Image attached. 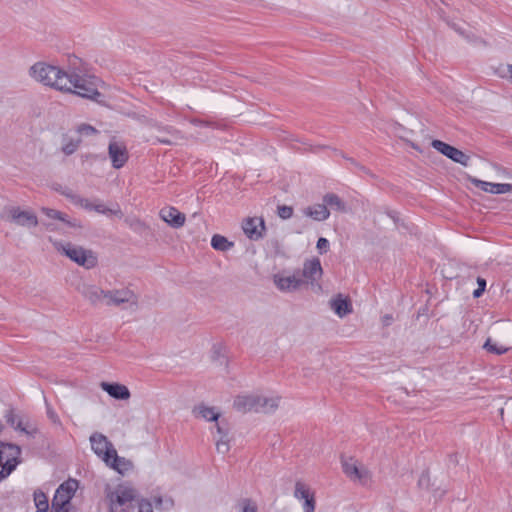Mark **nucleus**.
<instances>
[{"instance_id":"1","label":"nucleus","mask_w":512,"mask_h":512,"mask_svg":"<svg viewBox=\"0 0 512 512\" xmlns=\"http://www.w3.org/2000/svg\"><path fill=\"white\" fill-rule=\"evenodd\" d=\"M106 498L109 502L110 512H153L152 504L146 499H137L134 488L118 485L115 490H107Z\"/></svg>"},{"instance_id":"2","label":"nucleus","mask_w":512,"mask_h":512,"mask_svg":"<svg viewBox=\"0 0 512 512\" xmlns=\"http://www.w3.org/2000/svg\"><path fill=\"white\" fill-rule=\"evenodd\" d=\"M69 82L62 92L76 94L99 104L103 103V95L98 91V79L95 76L79 74L75 71L68 73Z\"/></svg>"},{"instance_id":"3","label":"nucleus","mask_w":512,"mask_h":512,"mask_svg":"<svg viewBox=\"0 0 512 512\" xmlns=\"http://www.w3.org/2000/svg\"><path fill=\"white\" fill-rule=\"evenodd\" d=\"M29 75L37 82L59 91L66 89L69 82L68 72L45 62H37L29 69Z\"/></svg>"},{"instance_id":"4","label":"nucleus","mask_w":512,"mask_h":512,"mask_svg":"<svg viewBox=\"0 0 512 512\" xmlns=\"http://www.w3.org/2000/svg\"><path fill=\"white\" fill-rule=\"evenodd\" d=\"M279 400V397L267 398L258 395H244L238 396L234 400V407L236 410L243 413H269L275 411L278 408Z\"/></svg>"},{"instance_id":"5","label":"nucleus","mask_w":512,"mask_h":512,"mask_svg":"<svg viewBox=\"0 0 512 512\" xmlns=\"http://www.w3.org/2000/svg\"><path fill=\"white\" fill-rule=\"evenodd\" d=\"M56 248L59 252L86 269L94 268L97 265V257L91 250H86L70 242L60 243Z\"/></svg>"},{"instance_id":"6","label":"nucleus","mask_w":512,"mask_h":512,"mask_svg":"<svg viewBox=\"0 0 512 512\" xmlns=\"http://www.w3.org/2000/svg\"><path fill=\"white\" fill-rule=\"evenodd\" d=\"M90 442L94 453L101 458L105 464H110L112 457H116V449L105 435L95 432L90 436Z\"/></svg>"},{"instance_id":"7","label":"nucleus","mask_w":512,"mask_h":512,"mask_svg":"<svg viewBox=\"0 0 512 512\" xmlns=\"http://www.w3.org/2000/svg\"><path fill=\"white\" fill-rule=\"evenodd\" d=\"M341 465L344 474L352 481L366 484L370 480L369 471L359 464L354 457H341Z\"/></svg>"},{"instance_id":"8","label":"nucleus","mask_w":512,"mask_h":512,"mask_svg":"<svg viewBox=\"0 0 512 512\" xmlns=\"http://www.w3.org/2000/svg\"><path fill=\"white\" fill-rule=\"evenodd\" d=\"M431 146L439 153L443 154L444 156L451 159L455 163H459L465 167L469 165L470 156H468L461 150L437 139L431 142Z\"/></svg>"},{"instance_id":"9","label":"nucleus","mask_w":512,"mask_h":512,"mask_svg":"<svg viewBox=\"0 0 512 512\" xmlns=\"http://www.w3.org/2000/svg\"><path fill=\"white\" fill-rule=\"evenodd\" d=\"M149 125L159 132V135H157L155 139L161 144L176 145L179 140L184 139L181 131L177 130L173 126H163L156 121H150Z\"/></svg>"},{"instance_id":"10","label":"nucleus","mask_w":512,"mask_h":512,"mask_svg":"<svg viewBox=\"0 0 512 512\" xmlns=\"http://www.w3.org/2000/svg\"><path fill=\"white\" fill-rule=\"evenodd\" d=\"M7 220L24 227H36L38 218L35 213L28 210H21L19 207H10L6 210Z\"/></svg>"},{"instance_id":"11","label":"nucleus","mask_w":512,"mask_h":512,"mask_svg":"<svg viewBox=\"0 0 512 512\" xmlns=\"http://www.w3.org/2000/svg\"><path fill=\"white\" fill-rule=\"evenodd\" d=\"M136 297L133 291L129 289L104 290L102 304L107 306H119L123 303L136 304Z\"/></svg>"},{"instance_id":"12","label":"nucleus","mask_w":512,"mask_h":512,"mask_svg":"<svg viewBox=\"0 0 512 512\" xmlns=\"http://www.w3.org/2000/svg\"><path fill=\"white\" fill-rule=\"evenodd\" d=\"M244 234L253 241H258L264 237L266 226L262 217H248L242 222Z\"/></svg>"},{"instance_id":"13","label":"nucleus","mask_w":512,"mask_h":512,"mask_svg":"<svg viewBox=\"0 0 512 512\" xmlns=\"http://www.w3.org/2000/svg\"><path fill=\"white\" fill-rule=\"evenodd\" d=\"M108 154L115 169L122 168L129 159L128 150L123 142L112 139L108 146Z\"/></svg>"},{"instance_id":"14","label":"nucleus","mask_w":512,"mask_h":512,"mask_svg":"<svg viewBox=\"0 0 512 512\" xmlns=\"http://www.w3.org/2000/svg\"><path fill=\"white\" fill-rule=\"evenodd\" d=\"M159 217L172 228L178 229L184 226L186 216L173 206L163 207L159 211Z\"/></svg>"},{"instance_id":"15","label":"nucleus","mask_w":512,"mask_h":512,"mask_svg":"<svg viewBox=\"0 0 512 512\" xmlns=\"http://www.w3.org/2000/svg\"><path fill=\"white\" fill-rule=\"evenodd\" d=\"M274 283L281 291H294L298 289L305 280L300 276V271L290 276H274Z\"/></svg>"},{"instance_id":"16","label":"nucleus","mask_w":512,"mask_h":512,"mask_svg":"<svg viewBox=\"0 0 512 512\" xmlns=\"http://www.w3.org/2000/svg\"><path fill=\"white\" fill-rule=\"evenodd\" d=\"M322 266L321 262L318 258H313L310 260H306L303 265L302 271H300V276L305 282H313L320 278L322 275Z\"/></svg>"},{"instance_id":"17","label":"nucleus","mask_w":512,"mask_h":512,"mask_svg":"<svg viewBox=\"0 0 512 512\" xmlns=\"http://www.w3.org/2000/svg\"><path fill=\"white\" fill-rule=\"evenodd\" d=\"M78 488V481L70 479L62 483L56 490L53 500L62 502V504H71L76 490Z\"/></svg>"},{"instance_id":"18","label":"nucleus","mask_w":512,"mask_h":512,"mask_svg":"<svg viewBox=\"0 0 512 512\" xmlns=\"http://www.w3.org/2000/svg\"><path fill=\"white\" fill-rule=\"evenodd\" d=\"M470 182L481 190L493 194H505L512 191V184L508 183H491L479 180L477 178H469Z\"/></svg>"},{"instance_id":"19","label":"nucleus","mask_w":512,"mask_h":512,"mask_svg":"<svg viewBox=\"0 0 512 512\" xmlns=\"http://www.w3.org/2000/svg\"><path fill=\"white\" fill-rule=\"evenodd\" d=\"M100 386L114 399L127 400L130 398V391L125 385L119 383L102 382Z\"/></svg>"},{"instance_id":"20","label":"nucleus","mask_w":512,"mask_h":512,"mask_svg":"<svg viewBox=\"0 0 512 512\" xmlns=\"http://www.w3.org/2000/svg\"><path fill=\"white\" fill-rule=\"evenodd\" d=\"M330 307L340 318L352 312V303L348 298H344L342 294H338L335 298L330 300Z\"/></svg>"},{"instance_id":"21","label":"nucleus","mask_w":512,"mask_h":512,"mask_svg":"<svg viewBox=\"0 0 512 512\" xmlns=\"http://www.w3.org/2000/svg\"><path fill=\"white\" fill-rule=\"evenodd\" d=\"M82 296L92 305L102 304L104 290L95 285H85L81 290Z\"/></svg>"},{"instance_id":"22","label":"nucleus","mask_w":512,"mask_h":512,"mask_svg":"<svg viewBox=\"0 0 512 512\" xmlns=\"http://www.w3.org/2000/svg\"><path fill=\"white\" fill-rule=\"evenodd\" d=\"M304 214L315 221H324L329 218L330 211L324 204H315L304 209Z\"/></svg>"},{"instance_id":"23","label":"nucleus","mask_w":512,"mask_h":512,"mask_svg":"<svg viewBox=\"0 0 512 512\" xmlns=\"http://www.w3.org/2000/svg\"><path fill=\"white\" fill-rule=\"evenodd\" d=\"M323 202L327 208L330 207L331 209L340 213L347 212L346 203L335 193L325 194L323 196Z\"/></svg>"},{"instance_id":"24","label":"nucleus","mask_w":512,"mask_h":512,"mask_svg":"<svg viewBox=\"0 0 512 512\" xmlns=\"http://www.w3.org/2000/svg\"><path fill=\"white\" fill-rule=\"evenodd\" d=\"M193 412L197 417H202L207 421H217L220 417V413L216 412L213 407H208L204 404L196 406Z\"/></svg>"},{"instance_id":"25","label":"nucleus","mask_w":512,"mask_h":512,"mask_svg":"<svg viewBox=\"0 0 512 512\" xmlns=\"http://www.w3.org/2000/svg\"><path fill=\"white\" fill-rule=\"evenodd\" d=\"M107 465L120 474H124L126 471L132 468V462L125 459L124 457H119L117 453L116 457H112L110 464Z\"/></svg>"},{"instance_id":"26","label":"nucleus","mask_w":512,"mask_h":512,"mask_svg":"<svg viewBox=\"0 0 512 512\" xmlns=\"http://www.w3.org/2000/svg\"><path fill=\"white\" fill-rule=\"evenodd\" d=\"M211 246L217 251L225 252L231 249L234 246V243L229 241L225 236L215 234L211 239Z\"/></svg>"},{"instance_id":"27","label":"nucleus","mask_w":512,"mask_h":512,"mask_svg":"<svg viewBox=\"0 0 512 512\" xmlns=\"http://www.w3.org/2000/svg\"><path fill=\"white\" fill-rule=\"evenodd\" d=\"M41 211L49 218L51 219H57V220H60L64 223H66L67 225L69 226H72V227H76V226H79L78 224L76 223H73L71 221L68 220V217L66 214L58 211V210H55V209H51V208H46V207H43L41 209Z\"/></svg>"},{"instance_id":"28","label":"nucleus","mask_w":512,"mask_h":512,"mask_svg":"<svg viewBox=\"0 0 512 512\" xmlns=\"http://www.w3.org/2000/svg\"><path fill=\"white\" fill-rule=\"evenodd\" d=\"M93 210L107 216L123 217V212L118 204H116L115 208H107L104 204H94Z\"/></svg>"},{"instance_id":"29","label":"nucleus","mask_w":512,"mask_h":512,"mask_svg":"<svg viewBox=\"0 0 512 512\" xmlns=\"http://www.w3.org/2000/svg\"><path fill=\"white\" fill-rule=\"evenodd\" d=\"M34 502L38 512H47L49 509L48 498L44 492L37 490L34 492Z\"/></svg>"},{"instance_id":"30","label":"nucleus","mask_w":512,"mask_h":512,"mask_svg":"<svg viewBox=\"0 0 512 512\" xmlns=\"http://www.w3.org/2000/svg\"><path fill=\"white\" fill-rule=\"evenodd\" d=\"M314 493L310 490V488L301 481H297L295 484L294 497L299 500H306L309 497L313 496Z\"/></svg>"},{"instance_id":"31","label":"nucleus","mask_w":512,"mask_h":512,"mask_svg":"<svg viewBox=\"0 0 512 512\" xmlns=\"http://www.w3.org/2000/svg\"><path fill=\"white\" fill-rule=\"evenodd\" d=\"M5 419H6V422L9 425H11L12 427H14L16 430H20L22 432L29 433L26 430V428L22 426L21 420H17V416L14 413L13 409H9V410L6 411Z\"/></svg>"},{"instance_id":"32","label":"nucleus","mask_w":512,"mask_h":512,"mask_svg":"<svg viewBox=\"0 0 512 512\" xmlns=\"http://www.w3.org/2000/svg\"><path fill=\"white\" fill-rule=\"evenodd\" d=\"M488 352L496 354V355H502L506 353L509 348L504 347L502 345H497L496 343H493L491 338H488L483 346Z\"/></svg>"},{"instance_id":"33","label":"nucleus","mask_w":512,"mask_h":512,"mask_svg":"<svg viewBox=\"0 0 512 512\" xmlns=\"http://www.w3.org/2000/svg\"><path fill=\"white\" fill-rule=\"evenodd\" d=\"M64 141L65 142L63 143L62 151L66 155H71L79 147V144L81 143V138H77V139H64Z\"/></svg>"},{"instance_id":"34","label":"nucleus","mask_w":512,"mask_h":512,"mask_svg":"<svg viewBox=\"0 0 512 512\" xmlns=\"http://www.w3.org/2000/svg\"><path fill=\"white\" fill-rule=\"evenodd\" d=\"M76 131L80 135H85V136H92V135H96L99 133V131L95 127L91 126L90 124H86V123L80 124L77 127Z\"/></svg>"},{"instance_id":"35","label":"nucleus","mask_w":512,"mask_h":512,"mask_svg":"<svg viewBox=\"0 0 512 512\" xmlns=\"http://www.w3.org/2000/svg\"><path fill=\"white\" fill-rule=\"evenodd\" d=\"M216 449L219 453L225 454L229 451V439L227 434H224L216 441Z\"/></svg>"},{"instance_id":"36","label":"nucleus","mask_w":512,"mask_h":512,"mask_svg":"<svg viewBox=\"0 0 512 512\" xmlns=\"http://www.w3.org/2000/svg\"><path fill=\"white\" fill-rule=\"evenodd\" d=\"M293 207L287 205H279L277 207V215L283 219L287 220L293 216Z\"/></svg>"},{"instance_id":"37","label":"nucleus","mask_w":512,"mask_h":512,"mask_svg":"<svg viewBox=\"0 0 512 512\" xmlns=\"http://www.w3.org/2000/svg\"><path fill=\"white\" fill-rule=\"evenodd\" d=\"M418 487L420 489H430L431 487V478L428 471H423L418 479Z\"/></svg>"},{"instance_id":"38","label":"nucleus","mask_w":512,"mask_h":512,"mask_svg":"<svg viewBox=\"0 0 512 512\" xmlns=\"http://www.w3.org/2000/svg\"><path fill=\"white\" fill-rule=\"evenodd\" d=\"M451 27L457 31L459 34L463 35L467 40L483 45H487V42L483 40L482 38L475 37L474 35L465 34L464 31H462L456 24H452Z\"/></svg>"},{"instance_id":"39","label":"nucleus","mask_w":512,"mask_h":512,"mask_svg":"<svg viewBox=\"0 0 512 512\" xmlns=\"http://www.w3.org/2000/svg\"><path fill=\"white\" fill-rule=\"evenodd\" d=\"M71 504H62V502L52 500L51 512H69Z\"/></svg>"},{"instance_id":"40","label":"nucleus","mask_w":512,"mask_h":512,"mask_svg":"<svg viewBox=\"0 0 512 512\" xmlns=\"http://www.w3.org/2000/svg\"><path fill=\"white\" fill-rule=\"evenodd\" d=\"M74 204L81 206L87 210H93L94 204H92L88 199L81 197L80 195L78 198L74 199Z\"/></svg>"},{"instance_id":"41","label":"nucleus","mask_w":512,"mask_h":512,"mask_svg":"<svg viewBox=\"0 0 512 512\" xmlns=\"http://www.w3.org/2000/svg\"><path fill=\"white\" fill-rule=\"evenodd\" d=\"M315 506H316L315 495L304 500V503H303L304 512H314Z\"/></svg>"},{"instance_id":"42","label":"nucleus","mask_w":512,"mask_h":512,"mask_svg":"<svg viewBox=\"0 0 512 512\" xmlns=\"http://www.w3.org/2000/svg\"><path fill=\"white\" fill-rule=\"evenodd\" d=\"M242 504V512H258L256 504L250 499H244Z\"/></svg>"},{"instance_id":"43","label":"nucleus","mask_w":512,"mask_h":512,"mask_svg":"<svg viewBox=\"0 0 512 512\" xmlns=\"http://www.w3.org/2000/svg\"><path fill=\"white\" fill-rule=\"evenodd\" d=\"M316 247L320 254L326 253L329 248V241L324 237H320L317 241Z\"/></svg>"},{"instance_id":"44","label":"nucleus","mask_w":512,"mask_h":512,"mask_svg":"<svg viewBox=\"0 0 512 512\" xmlns=\"http://www.w3.org/2000/svg\"><path fill=\"white\" fill-rule=\"evenodd\" d=\"M47 407V416L53 423H60L59 417L56 412L50 407V405L46 402Z\"/></svg>"},{"instance_id":"45","label":"nucleus","mask_w":512,"mask_h":512,"mask_svg":"<svg viewBox=\"0 0 512 512\" xmlns=\"http://www.w3.org/2000/svg\"><path fill=\"white\" fill-rule=\"evenodd\" d=\"M154 502H155L156 507H160V506H162L164 500L162 497L159 496V497L154 498ZM165 504H166V508H168V507H172L174 502L171 498H168L165 500Z\"/></svg>"},{"instance_id":"46","label":"nucleus","mask_w":512,"mask_h":512,"mask_svg":"<svg viewBox=\"0 0 512 512\" xmlns=\"http://www.w3.org/2000/svg\"><path fill=\"white\" fill-rule=\"evenodd\" d=\"M57 191H59V189H56ZM60 193L62 195H64L66 198H68L73 204H74V199L75 198H78L79 195L75 194L72 192V190L66 188L64 190H60Z\"/></svg>"},{"instance_id":"47","label":"nucleus","mask_w":512,"mask_h":512,"mask_svg":"<svg viewBox=\"0 0 512 512\" xmlns=\"http://www.w3.org/2000/svg\"><path fill=\"white\" fill-rule=\"evenodd\" d=\"M355 168H357L359 171L363 172V173H366V174H370V171L369 169H367L365 166L361 165L360 163H358L356 160H354L353 158H348L347 159Z\"/></svg>"},{"instance_id":"48","label":"nucleus","mask_w":512,"mask_h":512,"mask_svg":"<svg viewBox=\"0 0 512 512\" xmlns=\"http://www.w3.org/2000/svg\"><path fill=\"white\" fill-rule=\"evenodd\" d=\"M477 283H478V288H483V290H485V288H486V280L485 279L478 277Z\"/></svg>"},{"instance_id":"49","label":"nucleus","mask_w":512,"mask_h":512,"mask_svg":"<svg viewBox=\"0 0 512 512\" xmlns=\"http://www.w3.org/2000/svg\"><path fill=\"white\" fill-rule=\"evenodd\" d=\"M392 320H393L392 315L387 314V315L383 316L384 325H389L392 322Z\"/></svg>"},{"instance_id":"50","label":"nucleus","mask_w":512,"mask_h":512,"mask_svg":"<svg viewBox=\"0 0 512 512\" xmlns=\"http://www.w3.org/2000/svg\"><path fill=\"white\" fill-rule=\"evenodd\" d=\"M484 291L485 290H483V288L475 289L474 292H473L474 298H479L483 294Z\"/></svg>"},{"instance_id":"51","label":"nucleus","mask_w":512,"mask_h":512,"mask_svg":"<svg viewBox=\"0 0 512 512\" xmlns=\"http://www.w3.org/2000/svg\"><path fill=\"white\" fill-rule=\"evenodd\" d=\"M445 494V491L442 490V491H439V489H436L434 491V497L438 500V499H441L442 496Z\"/></svg>"},{"instance_id":"52","label":"nucleus","mask_w":512,"mask_h":512,"mask_svg":"<svg viewBox=\"0 0 512 512\" xmlns=\"http://www.w3.org/2000/svg\"><path fill=\"white\" fill-rule=\"evenodd\" d=\"M191 122H192L194 125H200V126H201V125H208V123H207V122L202 121V120H198V119H194V120H192Z\"/></svg>"},{"instance_id":"53","label":"nucleus","mask_w":512,"mask_h":512,"mask_svg":"<svg viewBox=\"0 0 512 512\" xmlns=\"http://www.w3.org/2000/svg\"><path fill=\"white\" fill-rule=\"evenodd\" d=\"M216 428H217V432L223 436L224 434H227V432H224L223 431V428L221 427V425L219 423L216 424Z\"/></svg>"},{"instance_id":"54","label":"nucleus","mask_w":512,"mask_h":512,"mask_svg":"<svg viewBox=\"0 0 512 512\" xmlns=\"http://www.w3.org/2000/svg\"><path fill=\"white\" fill-rule=\"evenodd\" d=\"M324 148H326V146L318 145V146L315 147V149L313 151H316L318 149H324Z\"/></svg>"},{"instance_id":"55","label":"nucleus","mask_w":512,"mask_h":512,"mask_svg":"<svg viewBox=\"0 0 512 512\" xmlns=\"http://www.w3.org/2000/svg\"><path fill=\"white\" fill-rule=\"evenodd\" d=\"M412 148L418 149V147L416 145H414V144H412Z\"/></svg>"}]
</instances>
